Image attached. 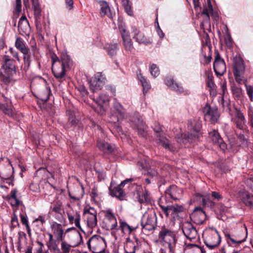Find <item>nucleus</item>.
<instances>
[{
	"label": "nucleus",
	"mask_w": 253,
	"mask_h": 253,
	"mask_svg": "<svg viewBox=\"0 0 253 253\" xmlns=\"http://www.w3.org/2000/svg\"><path fill=\"white\" fill-rule=\"evenodd\" d=\"M97 106L93 107L94 111L102 116L106 114L110 102V97L104 92L99 94L98 97L93 98Z\"/></svg>",
	"instance_id": "1a4fd4ad"
},
{
	"label": "nucleus",
	"mask_w": 253,
	"mask_h": 253,
	"mask_svg": "<svg viewBox=\"0 0 253 253\" xmlns=\"http://www.w3.org/2000/svg\"><path fill=\"white\" fill-rule=\"evenodd\" d=\"M202 125L199 122L189 121L188 123V134L181 133L180 136H177V141L180 143L186 144L192 140H197L201 135Z\"/></svg>",
	"instance_id": "39448f33"
},
{
	"label": "nucleus",
	"mask_w": 253,
	"mask_h": 253,
	"mask_svg": "<svg viewBox=\"0 0 253 253\" xmlns=\"http://www.w3.org/2000/svg\"><path fill=\"white\" fill-rule=\"evenodd\" d=\"M17 191L16 189L11 190L10 194L9 200L12 206H18L21 204V201L16 197Z\"/></svg>",
	"instance_id": "ea45409f"
},
{
	"label": "nucleus",
	"mask_w": 253,
	"mask_h": 253,
	"mask_svg": "<svg viewBox=\"0 0 253 253\" xmlns=\"http://www.w3.org/2000/svg\"><path fill=\"white\" fill-rule=\"evenodd\" d=\"M136 198L140 204H149L151 203V197L148 192L139 187L136 189Z\"/></svg>",
	"instance_id": "cd10ccee"
},
{
	"label": "nucleus",
	"mask_w": 253,
	"mask_h": 253,
	"mask_svg": "<svg viewBox=\"0 0 253 253\" xmlns=\"http://www.w3.org/2000/svg\"><path fill=\"white\" fill-rule=\"evenodd\" d=\"M108 223L111 230H118V225L117 224L116 218H114V219H113L111 221H109Z\"/></svg>",
	"instance_id": "680f3d73"
},
{
	"label": "nucleus",
	"mask_w": 253,
	"mask_h": 253,
	"mask_svg": "<svg viewBox=\"0 0 253 253\" xmlns=\"http://www.w3.org/2000/svg\"><path fill=\"white\" fill-rule=\"evenodd\" d=\"M84 213L85 215H97L96 211L91 207H89L86 211L85 210Z\"/></svg>",
	"instance_id": "e2e57ef3"
},
{
	"label": "nucleus",
	"mask_w": 253,
	"mask_h": 253,
	"mask_svg": "<svg viewBox=\"0 0 253 253\" xmlns=\"http://www.w3.org/2000/svg\"><path fill=\"white\" fill-rule=\"evenodd\" d=\"M100 15L102 18H108L113 21L116 16V12L114 9L111 7L106 1H100Z\"/></svg>",
	"instance_id": "2eb2a0df"
},
{
	"label": "nucleus",
	"mask_w": 253,
	"mask_h": 253,
	"mask_svg": "<svg viewBox=\"0 0 253 253\" xmlns=\"http://www.w3.org/2000/svg\"><path fill=\"white\" fill-rule=\"evenodd\" d=\"M247 93L251 101H253V87L251 85L246 84Z\"/></svg>",
	"instance_id": "bf43d9fd"
},
{
	"label": "nucleus",
	"mask_w": 253,
	"mask_h": 253,
	"mask_svg": "<svg viewBox=\"0 0 253 253\" xmlns=\"http://www.w3.org/2000/svg\"><path fill=\"white\" fill-rule=\"evenodd\" d=\"M246 184L250 189L253 192V178L247 179Z\"/></svg>",
	"instance_id": "774afa93"
},
{
	"label": "nucleus",
	"mask_w": 253,
	"mask_h": 253,
	"mask_svg": "<svg viewBox=\"0 0 253 253\" xmlns=\"http://www.w3.org/2000/svg\"><path fill=\"white\" fill-rule=\"evenodd\" d=\"M183 190L175 185L169 186L165 191L166 196L168 198L176 201L179 200L182 194Z\"/></svg>",
	"instance_id": "412c9836"
},
{
	"label": "nucleus",
	"mask_w": 253,
	"mask_h": 253,
	"mask_svg": "<svg viewBox=\"0 0 253 253\" xmlns=\"http://www.w3.org/2000/svg\"><path fill=\"white\" fill-rule=\"evenodd\" d=\"M182 231L184 235L190 241L195 242L199 239L197 230L190 222H186L183 223Z\"/></svg>",
	"instance_id": "dca6fc26"
},
{
	"label": "nucleus",
	"mask_w": 253,
	"mask_h": 253,
	"mask_svg": "<svg viewBox=\"0 0 253 253\" xmlns=\"http://www.w3.org/2000/svg\"><path fill=\"white\" fill-rule=\"evenodd\" d=\"M233 67L236 81L241 84L243 82L245 65L243 59L240 55H236L233 58Z\"/></svg>",
	"instance_id": "6e6552de"
},
{
	"label": "nucleus",
	"mask_w": 253,
	"mask_h": 253,
	"mask_svg": "<svg viewBox=\"0 0 253 253\" xmlns=\"http://www.w3.org/2000/svg\"><path fill=\"white\" fill-rule=\"evenodd\" d=\"M157 223V216L154 212L145 213L141 220V225L143 228L151 230L155 228Z\"/></svg>",
	"instance_id": "f3484780"
},
{
	"label": "nucleus",
	"mask_w": 253,
	"mask_h": 253,
	"mask_svg": "<svg viewBox=\"0 0 253 253\" xmlns=\"http://www.w3.org/2000/svg\"><path fill=\"white\" fill-rule=\"evenodd\" d=\"M110 111V121L113 124L114 128L119 132L122 131L120 124L126 117V110L117 99L114 98Z\"/></svg>",
	"instance_id": "20e7f679"
},
{
	"label": "nucleus",
	"mask_w": 253,
	"mask_h": 253,
	"mask_svg": "<svg viewBox=\"0 0 253 253\" xmlns=\"http://www.w3.org/2000/svg\"><path fill=\"white\" fill-rule=\"evenodd\" d=\"M50 227L52 233L58 241H62L65 237V233L62 227V225L55 221H52L50 223Z\"/></svg>",
	"instance_id": "5701e85b"
},
{
	"label": "nucleus",
	"mask_w": 253,
	"mask_h": 253,
	"mask_svg": "<svg viewBox=\"0 0 253 253\" xmlns=\"http://www.w3.org/2000/svg\"><path fill=\"white\" fill-rule=\"evenodd\" d=\"M0 109L8 116H12L13 114L10 103L8 104V102L6 103L0 104Z\"/></svg>",
	"instance_id": "49530a36"
},
{
	"label": "nucleus",
	"mask_w": 253,
	"mask_h": 253,
	"mask_svg": "<svg viewBox=\"0 0 253 253\" xmlns=\"http://www.w3.org/2000/svg\"><path fill=\"white\" fill-rule=\"evenodd\" d=\"M68 218L70 223H74L75 226L83 231L80 225L81 215L78 211H76L74 214L68 213Z\"/></svg>",
	"instance_id": "c9c22d12"
},
{
	"label": "nucleus",
	"mask_w": 253,
	"mask_h": 253,
	"mask_svg": "<svg viewBox=\"0 0 253 253\" xmlns=\"http://www.w3.org/2000/svg\"><path fill=\"white\" fill-rule=\"evenodd\" d=\"M52 58V71L54 76L57 79L63 78L66 72L70 69L73 61L66 52L61 53L60 59L57 57Z\"/></svg>",
	"instance_id": "f257e3e1"
},
{
	"label": "nucleus",
	"mask_w": 253,
	"mask_h": 253,
	"mask_svg": "<svg viewBox=\"0 0 253 253\" xmlns=\"http://www.w3.org/2000/svg\"><path fill=\"white\" fill-rule=\"evenodd\" d=\"M238 139L241 142L240 145H242L243 147L248 146V139L245 137L244 134L241 133L238 134Z\"/></svg>",
	"instance_id": "13d9d810"
},
{
	"label": "nucleus",
	"mask_w": 253,
	"mask_h": 253,
	"mask_svg": "<svg viewBox=\"0 0 253 253\" xmlns=\"http://www.w3.org/2000/svg\"><path fill=\"white\" fill-rule=\"evenodd\" d=\"M131 34L132 39L139 44L148 45L152 43V38L145 36L143 32L140 31L135 26L131 27Z\"/></svg>",
	"instance_id": "9b49d317"
},
{
	"label": "nucleus",
	"mask_w": 253,
	"mask_h": 253,
	"mask_svg": "<svg viewBox=\"0 0 253 253\" xmlns=\"http://www.w3.org/2000/svg\"><path fill=\"white\" fill-rule=\"evenodd\" d=\"M122 5L126 13L129 15L133 14V11L131 9V7L129 3L128 0H121Z\"/></svg>",
	"instance_id": "09e8293b"
},
{
	"label": "nucleus",
	"mask_w": 253,
	"mask_h": 253,
	"mask_svg": "<svg viewBox=\"0 0 253 253\" xmlns=\"http://www.w3.org/2000/svg\"><path fill=\"white\" fill-rule=\"evenodd\" d=\"M87 225L90 228H93L97 225V215H85Z\"/></svg>",
	"instance_id": "a18cd8bd"
},
{
	"label": "nucleus",
	"mask_w": 253,
	"mask_h": 253,
	"mask_svg": "<svg viewBox=\"0 0 253 253\" xmlns=\"http://www.w3.org/2000/svg\"><path fill=\"white\" fill-rule=\"evenodd\" d=\"M213 69L215 74L218 76H222L226 72V67L224 59L221 58L218 52L216 53L213 63Z\"/></svg>",
	"instance_id": "a211bd4d"
},
{
	"label": "nucleus",
	"mask_w": 253,
	"mask_h": 253,
	"mask_svg": "<svg viewBox=\"0 0 253 253\" xmlns=\"http://www.w3.org/2000/svg\"><path fill=\"white\" fill-rule=\"evenodd\" d=\"M19 225L18 217L15 214H14L11 219L10 227L11 230Z\"/></svg>",
	"instance_id": "4d7b16f0"
},
{
	"label": "nucleus",
	"mask_w": 253,
	"mask_h": 253,
	"mask_svg": "<svg viewBox=\"0 0 253 253\" xmlns=\"http://www.w3.org/2000/svg\"><path fill=\"white\" fill-rule=\"evenodd\" d=\"M130 121V126L133 129L137 130L140 136L144 137L147 135L146 126L143 120L136 117L132 118Z\"/></svg>",
	"instance_id": "6ab92c4d"
},
{
	"label": "nucleus",
	"mask_w": 253,
	"mask_h": 253,
	"mask_svg": "<svg viewBox=\"0 0 253 253\" xmlns=\"http://www.w3.org/2000/svg\"><path fill=\"white\" fill-rule=\"evenodd\" d=\"M88 249L93 253H100L106 247L105 239L99 235H93L87 242Z\"/></svg>",
	"instance_id": "0eeeda50"
},
{
	"label": "nucleus",
	"mask_w": 253,
	"mask_h": 253,
	"mask_svg": "<svg viewBox=\"0 0 253 253\" xmlns=\"http://www.w3.org/2000/svg\"><path fill=\"white\" fill-rule=\"evenodd\" d=\"M202 197V203L203 206L207 207L211 209L214 208L215 206V203L210 199L209 196Z\"/></svg>",
	"instance_id": "de8ad7c7"
},
{
	"label": "nucleus",
	"mask_w": 253,
	"mask_h": 253,
	"mask_svg": "<svg viewBox=\"0 0 253 253\" xmlns=\"http://www.w3.org/2000/svg\"><path fill=\"white\" fill-rule=\"evenodd\" d=\"M239 196L241 201L250 208L253 207V195L248 191H240Z\"/></svg>",
	"instance_id": "c756f323"
},
{
	"label": "nucleus",
	"mask_w": 253,
	"mask_h": 253,
	"mask_svg": "<svg viewBox=\"0 0 253 253\" xmlns=\"http://www.w3.org/2000/svg\"><path fill=\"white\" fill-rule=\"evenodd\" d=\"M209 134L214 144L218 146L221 150L224 151L226 149V144L224 142L218 131L215 129H212L209 131Z\"/></svg>",
	"instance_id": "393cba45"
},
{
	"label": "nucleus",
	"mask_w": 253,
	"mask_h": 253,
	"mask_svg": "<svg viewBox=\"0 0 253 253\" xmlns=\"http://www.w3.org/2000/svg\"><path fill=\"white\" fill-rule=\"evenodd\" d=\"M67 115L69 116V123L74 127H80V121L77 119L74 112L71 110L67 111Z\"/></svg>",
	"instance_id": "58836bf2"
},
{
	"label": "nucleus",
	"mask_w": 253,
	"mask_h": 253,
	"mask_svg": "<svg viewBox=\"0 0 253 253\" xmlns=\"http://www.w3.org/2000/svg\"><path fill=\"white\" fill-rule=\"evenodd\" d=\"M51 94L50 89L48 87H44L39 92L37 97L42 101L46 102Z\"/></svg>",
	"instance_id": "e433bc0d"
},
{
	"label": "nucleus",
	"mask_w": 253,
	"mask_h": 253,
	"mask_svg": "<svg viewBox=\"0 0 253 253\" xmlns=\"http://www.w3.org/2000/svg\"><path fill=\"white\" fill-rule=\"evenodd\" d=\"M160 207L167 217L169 215L174 216L183 211V207L177 204L166 206L160 205Z\"/></svg>",
	"instance_id": "aec40b11"
},
{
	"label": "nucleus",
	"mask_w": 253,
	"mask_h": 253,
	"mask_svg": "<svg viewBox=\"0 0 253 253\" xmlns=\"http://www.w3.org/2000/svg\"><path fill=\"white\" fill-rule=\"evenodd\" d=\"M119 225L118 227V230H121L125 234H130L133 231L135 230L137 228L129 225L125 221L119 219Z\"/></svg>",
	"instance_id": "72a5a7b5"
},
{
	"label": "nucleus",
	"mask_w": 253,
	"mask_h": 253,
	"mask_svg": "<svg viewBox=\"0 0 253 253\" xmlns=\"http://www.w3.org/2000/svg\"><path fill=\"white\" fill-rule=\"evenodd\" d=\"M62 203L60 201L53 203L50 206L49 213L54 216L56 219L61 221V217L62 216L63 210L61 209Z\"/></svg>",
	"instance_id": "a878e982"
},
{
	"label": "nucleus",
	"mask_w": 253,
	"mask_h": 253,
	"mask_svg": "<svg viewBox=\"0 0 253 253\" xmlns=\"http://www.w3.org/2000/svg\"><path fill=\"white\" fill-rule=\"evenodd\" d=\"M154 130L156 133L155 136L158 141V142L165 148L171 150L169 141L168 139L164 136V132L162 130V129L160 127H156L154 128Z\"/></svg>",
	"instance_id": "bb28decb"
},
{
	"label": "nucleus",
	"mask_w": 253,
	"mask_h": 253,
	"mask_svg": "<svg viewBox=\"0 0 253 253\" xmlns=\"http://www.w3.org/2000/svg\"><path fill=\"white\" fill-rule=\"evenodd\" d=\"M124 249L125 253H135L136 246L133 241L127 240Z\"/></svg>",
	"instance_id": "c03bdc74"
},
{
	"label": "nucleus",
	"mask_w": 253,
	"mask_h": 253,
	"mask_svg": "<svg viewBox=\"0 0 253 253\" xmlns=\"http://www.w3.org/2000/svg\"><path fill=\"white\" fill-rule=\"evenodd\" d=\"M149 71L151 75L154 77L156 78L160 74V70L156 64H151L149 66Z\"/></svg>",
	"instance_id": "8fccbe9b"
},
{
	"label": "nucleus",
	"mask_w": 253,
	"mask_h": 253,
	"mask_svg": "<svg viewBox=\"0 0 253 253\" xmlns=\"http://www.w3.org/2000/svg\"><path fill=\"white\" fill-rule=\"evenodd\" d=\"M220 242V236L216 229L205 234L204 243L210 250H213L217 248Z\"/></svg>",
	"instance_id": "9d476101"
},
{
	"label": "nucleus",
	"mask_w": 253,
	"mask_h": 253,
	"mask_svg": "<svg viewBox=\"0 0 253 253\" xmlns=\"http://www.w3.org/2000/svg\"><path fill=\"white\" fill-rule=\"evenodd\" d=\"M123 41V45L126 51L131 52L133 49V46L129 34L123 35L122 37Z\"/></svg>",
	"instance_id": "4c0bfd02"
},
{
	"label": "nucleus",
	"mask_w": 253,
	"mask_h": 253,
	"mask_svg": "<svg viewBox=\"0 0 253 253\" xmlns=\"http://www.w3.org/2000/svg\"><path fill=\"white\" fill-rule=\"evenodd\" d=\"M190 217L196 224H202L206 220V214L201 207H196L191 214Z\"/></svg>",
	"instance_id": "4be33fe9"
},
{
	"label": "nucleus",
	"mask_w": 253,
	"mask_h": 253,
	"mask_svg": "<svg viewBox=\"0 0 253 253\" xmlns=\"http://www.w3.org/2000/svg\"><path fill=\"white\" fill-rule=\"evenodd\" d=\"M65 4H66V8L69 10H71L73 9L74 7V0H65Z\"/></svg>",
	"instance_id": "69168bd1"
},
{
	"label": "nucleus",
	"mask_w": 253,
	"mask_h": 253,
	"mask_svg": "<svg viewBox=\"0 0 253 253\" xmlns=\"http://www.w3.org/2000/svg\"><path fill=\"white\" fill-rule=\"evenodd\" d=\"M106 82L105 76L102 72H97L89 82V87L92 92L101 90Z\"/></svg>",
	"instance_id": "ddd939ff"
},
{
	"label": "nucleus",
	"mask_w": 253,
	"mask_h": 253,
	"mask_svg": "<svg viewBox=\"0 0 253 253\" xmlns=\"http://www.w3.org/2000/svg\"><path fill=\"white\" fill-rule=\"evenodd\" d=\"M207 85L209 88L216 87L215 84L213 83L212 77L211 76H208Z\"/></svg>",
	"instance_id": "338daca9"
},
{
	"label": "nucleus",
	"mask_w": 253,
	"mask_h": 253,
	"mask_svg": "<svg viewBox=\"0 0 253 253\" xmlns=\"http://www.w3.org/2000/svg\"><path fill=\"white\" fill-rule=\"evenodd\" d=\"M98 149L105 154H111L114 149V148L109 143L103 140H99L97 142Z\"/></svg>",
	"instance_id": "473e14b6"
},
{
	"label": "nucleus",
	"mask_w": 253,
	"mask_h": 253,
	"mask_svg": "<svg viewBox=\"0 0 253 253\" xmlns=\"http://www.w3.org/2000/svg\"><path fill=\"white\" fill-rule=\"evenodd\" d=\"M19 33L22 35H27L30 31L29 23L26 16H22L19 19L18 26Z\"/></svg>",
	"instance_id": "7c9ffc66"
},
{
	"label": "nucleus",
	"mask_w": 253,
	"mask_h": 253,
	"mask_svg": "<svg viewBox=\"0 0 253 253\" xmlns=\"http://www.w3.org/2000/svg\"><path fill=\"white\" fill-rule=\"evenodd\" d=\"M35 60L39 59L38 51L34 49L32 52L29 53V49L27 50V53L23 54V59L24 62V69L27 70L31 64V59Z\"/></svg>",
	"instance_id": "c85d7f7f"
},
{
	"label": "nucleus",
	"mask_w": 253,
	"mask_h": 253,
	"mask_svg": "<svg viewBox=\"0 0 253 253\" xmlns=\"http://www.w3.org/2000/svg\"><path fill=\"white\" fill-rule=\"evenodd\" d=\"M246 233L244 234L243 231L237 230L234 232H230L227 231H224L226 242L229 246H234L236 244H240L245 242L248 236L247 228L245 226Z\"/></svg>",
	"instance_id": "423d86ee"
},
{
	"label": "nucleus",
	"mask_w": 253,
	"mask_h": 253,
	"mask_svg": "<svg viewBox=\"0 0 253 253\" xmlns=\"http://www.w3.org/2000/svg\"><path fill=\"white\" fill-rule=\"evenodd\" d=\"M158 238L162 246L168 248L170 253H175L177 239L173 231L165 226H162L159 233Z\"/></svg>",
	"instance_id": "7ed1b4c3"
},
{
	"label": "nucleus",
	"mask_w": 253,
	"mask_h": 253,
	"mask_svg": "<svg viewBox=\"0 0 253 253\" xmlns=\"http://www.w3.org/2000/svg\"><path fill=\"white\" fill-rule=\"evenodd\" d=\"M34 9V16L35 19H41V10L40 7H38L36 5Z\"/></svg>",
	"instance_id": "0e129e2a"
},
{
	"label": "nucleus",
	"mask_w": 253,
	"mask_h": 253,
	"mask_svg": "<svg viewBox=\"0 0 253 253\" xmlns=\"http://www.w3.org/2000/svg\"><path fill=\"white\" fill-rule=\"evenodd\" d=\"M212 11V6L211 3L210 2L207 7L204 8L202 12V14L205 15V21H208L210 19L209 13Z\"/></svg>",
	"instance_id": "3c124183"
},
{
	"label": "nucleus",
	"mask_w": 253,
	"mask_h": 253,
	"mask_svg": "<svg viewBox=\"0 0 253 253\" xmlns=\"http://www.w3.org/2000/svg\"><path fill=\"white\" fill-rule=\"evenodd\" d=\"M12 176L13 172L9 166L0 170V177L2 183L4 182V179H7L8 178L12 177Z\"/></svg>",
	"instance_id": "79ce46f5"
},
{
	"label": "nucleus",
	"mask_w": 253,
	"mask_h": 253,
	"mask_svg": "<svg viewBox=\"0 0 253 253\" xmlns=\"http://www.w3.org/2000/svg\"><path fill=\"white\" fill-rule=\"evenodd\" d=\"M15 45V47L23 53V54H25L27 53V50L29 49L26 46L24 41L20 38H17L16 39Z\"/></svg>",
	"instance_id": "a19ab883"
},
{
	"label": "nucleus",
	"mask_w": 253,
	"mask_h": 253,
	"mask_svg": "<svg viewBox=\"0 0 253 253\" xmlns=\"http://www.w3.org/2000/svg\"><path fill=\"white\" fill-rule=\"evenodd\" d=\"M21 220L22 223L25 225L26 230L27 231V232L28 234L30 233L31 231L30 226L28 224V218L26 216H25L24 215H21Z\"/></svg>",
	"instance_id": "052dcab7"
},
{
	"label": "nucleus",
	"mask_w": 253,
	"mask_h": 253,
	"mask_svg": "<svg viewBox=\"0 0 253 253\" xmlns=\"http://www.w3.org/2000/svg\"><path fill=\"white\" fill-rule=\"evenodd\" d=\"M118 28L122 37H123V35L125 36L129 34V32L126 30V27L124 23L122 22H119Z\"/></svg>",
	"instance_id": "5fc2aeb1"
},
{
	"label": "nucleus",
	"mask_w": 253,
	"mask_h": 253,
	"mask_svg": "<svg viewBox=\"0 0 253 253\" xmlns=\"http://www.w3.org/2000/svg\"><path fill=\"white\" fill-rule=\"evenodd\" d=\"M61 248L62 250L61 253H70L72 246L66 241H62L61 243Z\"/></svg>",
	"instance_id": "603ef678"
},
{
	"label": "nucleus",
	"mask_w": 253,
	"mask_h": 253,
	"mask_svg": "<svg viewBox=\"0 0 253 253\" xmlns=\"http://www.w3.org/2000/svg\"><path fill=\"white\" fill-rule=\"evenodd\" d=\"M104 49L105 50L108 55L112 57L116 55L117 52L119 50V46L117 43H107L104 45Z\"/></svg>",
	"instance_id": "f704fd0d"
},
{
	"label": "nucleus",
	"mask_w": 253,
	"mask_h": 253,
	"mask_svg": "<svg viewBox=\"0 0 253 253\" xmlns=\"http://www.w3.org/2000/svg\"><path fill=\"white\" fill-rule=\"evenodd\" d=\"M137 77L141 82V84L143 88V94L145 95L148 90L150 88V85L149 82L142 76L141 73H137Z\"/></svg>",
	"instance_id": "37998d69"
},
{
	"label": "nucleus",
	"mask_w": 253,
	"mask_h": 253,
	"mask_svg": "<svg viewBox=\"0 0 253 253\" xmlns=\"http://www.w3.org/2000/svg\"><path fill=\"white\" fill-rule=\"evenodd\" d=\"M232 121L238 128L241 130L244 129L246 120L244 114L241 111L236 110L234 117L232 119Z\"/></svg>",
	"instance_id": "b1692460"
},
{
	"label": "nucleus",
	"mask_w": 253,
	"mask_h": 253,
	"mask_svg": "<svg viewBox=\"0 0 253 253\" xmlns=\"http://www.w3.org/2000/svg\"><path fill=\"white\" fill-rule=\"evenodd\" d=\"M2 70L0 74V80L4 84H9L15 80L14 76L16 71L15 66L13 63L11 58L5 55L2 59Z\"/></svg>",
	"instance_id": "f03ea898"
},
{
	"label": "nucleus",
	"mask_w": 253,
	"mask_h": 253,
	"mask_svg": "<svg viewBox=\"0 0 253 253\" xmlns=\"http://www.w3.org/2000/svg\"><path fill=\"white\" fill-rule=\"evenodd\" d=\"M204 119L212 124L216 123L219 117V113L216 107H211L207 104L202 109Z\"/></svg>",
	"instance_id": "f8f14e48"
},
{
	"label": "nucleus",
	"mask_w": 253,
	"mask_h": 253,
	"mask_svg": "<svg viewBox=\"0 0 253 253\" xmlns=\"http://www.w3.org/2000/svg\"><path fill=\"white\" fill-rule=\"evenodd\" d=\"M165 83L167 86L176 92L178 93L184 92V89L181 84L175 82L170 77H167L165 80Z\"/></svg>",
	"instance_id": "2f4dec72"
},
{
	"label": "nucleus",
	"mask_w": 253,
	"mask_h": 253,
	"mask_svg": "<svg viewBox=\"0 0 253 253\" xmlns=\"http://www.w3.org/2000/svg\"><path fill=\"white\" fill-rule=\"evenodd\" d=\"M90 196L91 199L95 201H97L100 199L99 195L98 193L97 187L96 186H94L92 188Z\"/></svg>",
	"instance_id": "6e6d98bb"
},
{
	"label": "nucleus",
	"mask_w": 253,
	"mask_h": 253,
	"mask_svg": "<svg viewBox=\"0 0 253 253\" xmlns=\"http://www.w3.org/2000/svg\"><path fill=\"white\" fill-rule=\"evenodd\" d=\"M133 180V178L126 179L123 181L119 185L115 187H113L111 183L109 187L110 195L112 197H115L120 200H124L126 196V194L122 189V187L128 182H132Z\"/></svg>",
	"instance_id": "4468645a"
},
{
	"label": "nucleus",
	"mask_w": 253,
	"mask_h": 253,
	"mask_svg": "<svg viewBox=\"0 0 253 253\" xmlns=\"http://www.w3.org/2000/svg\"><path fill=\"white\" fill-rule=\"evenodd\" d=\"M105 218L106 220L109 222L111 221L113 219L116 218L114 213H113L112 210L110 209L106 210L104 211Z\"/></svg>",
	"instance_id": "864d4df0"
}]
</instances>
